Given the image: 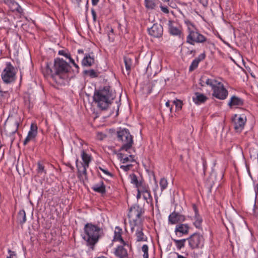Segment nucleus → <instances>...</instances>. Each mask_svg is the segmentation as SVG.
Masks as SVG:
<instances>
[{
	"instance_id": "obj_34",
	"label": "nucleus",
	"mask_w": 258,
	"mask_h": 258,
	"mask_svg": "<svg viewBox=\"0 0 258 258\" xmlns=\"http://www.w3.org/2000/svg\"><path fill=\"white\" fill-rule=\"evenodd\" d=\"M145 5L146 8L148 9H154L156 4L154 0H145Z\"/></svg>"
},
{
	"instance_id": "obj_27",
	"label": "nucleus",
	"mask_w": 258,
	"mask_h": 258,
	"mask_svg": "<svg viewBox=\"0 0 258 258\" xmlns=\"http://www.w3.org/2000/svg\"><path fill=\"white\" fill-rule=\"evenodd\" d=\"M207 41V38L199 32L195 31V42L197 43H204Z\"/></svg>"
},
{
	"instance_id": "obj_28",
	"label": "nucleus",
	"mask_w": 258,
	"mask_h": 258,
	"mask_svg": "<svg viewBox=\"0 0 258 258\" xmlns=\"http://www.w3.org/2000/svg\"><path fill=\"white\" fill-rule=\"evenodd\" d=\"M123 60L127 74H129L132 66V59L128 56H124Z\"/></svg>"
},
{
	"instance_id": "obj_31",
	"label": "nucleus",
	"mask_w": 258,
	"mask_h": 258,
	"mask_svg": "<svg viewBox=\"0 0 258 258\" xmlns=\"http://www.w3.org/2000/svg\"><path fill=\"white\" fill-rule=\"evenodd\" d=\"M137 187L138 188V192L142 194L146 192L149 190V187L147 186L145 183L141 181V184H139Z\"/></svg>"
},
{
	"instance_id": "obj_22",
	"label": "nucleus",
	"mask_w": 258,
	"mask_h": 258,
	"mask_svg": "<svg viewBox=\"0 0 258 258\" xmlns=\"http://www.w3.org/2000/svg\"><path fill=\"white\" fill-rule=\"evenodd\" d=\"M136 240L138 242L147 241L148 238L143 232V228L139 227L136 232Z\"/></svg>"
},
{
	"instance_id": "obj_43",
	"label": "nucleus",
	"mask_w": 258,
	"mask_h": 258,
	"mask_svg": "<svg viewBox=\"0 0 258 258\" xmlns=\"http://www.w3.org/2000/svg\"><path fill=\"white\" fill-rule=\"evenodd\" d=\"M38 169H37V171H38V173H44L45 174L46 173V171L44 170V166L41 164L40 163H38Z\"/></svg>"
},
{
	"instance_id": "obj_32",
	"label": "nucleus",
	"mask_w": 258,
	"mask_h": 258,
	"mask_svg": "<svg viewBox=\"0 0 258 258\" xmlns=\"http://www.w3.org/2000/svg\"><path fill=\"white\" fill-rule=\"evenodd\" d=\"M172 240L175 242V245L178 249H180L181 248L184 246V243L186 241V239L177 240L172 238Z\"/></svg>"
},
{
	"instance_id": "obj_42",
	"label": "nucleus",
	"mask_w": 258,
	"mask_h": 258,
	"mask_svg": "<svg viewBox=\"0 0 258 258\" xmlns=\"http://www.w3.org/2000/svg\"><path fill=\"white\" fill-rule=\"evenodd\" d=\"M120 155L122 156V155L121 154ZM121 157H122V162L123 163H126L128 161L133 162V161H135L134 157L133 155H130V156H129V157H126L125 158H123L122 156H121Z\"/></svg>"
},
{
	"instance_id": "obj_58",
	"label": "nucleus",
	"mask_w": 258,
	"mask_h": 258,
	"mask_svg": "<svg viewBox=\"0 0 258 258\" xmlns=\"http://www.w3.org/2000/svg\"><path fill=\"white\" fill-rule=\"evenodd\" d=\"M255 191L256 194L258 195V183L255 186Z\"/></svg>"
},
{
	"instance_id": "obj_38",
	"label": "nucleus",
	"mask_w": 258,
	"mask_h": 258,
	"mask_svg": "<svg viewBox=\"0 0 258 258\" xmlns=\"http://www.w3.org/2000/svg\"><path fill=\"white\" fill-rule=\"evenodd\" d=\"M168 182L167 180L164 178H161L160 181V185L162 191L166 188Z\"/></svg>"
},
{
	"instance_id": "obj_8",
	"label": "nucleus",
	"mask_w": 258,
	"mask_h": 258,
	"mask_svg": "<svg viewBox=\"0 0 258 258\" xmlns=\"http://www.w3.org/2000/svg\"><path fill=\"white\" fill-rule=\"evenodd\" d=\"M213 86H211L213 90V96L217 99L224 100L228 96V91L225 88L223 84L216 80Z\"/></svg>"
},
{
	"instance_id": "obj_52",
	"label": "nucleus",
	"mask_w": 258,
	"mask_h": 258,
	"mask_svg": "<svg viewBox=\"0 0 258 258\" xmlns=\"http://www.w3.org/2000/svg\"><path fill=\"white\" fill-rule=\"evenodd\" d=\"M70 62L71 63H72L73 64V66H74L76 69H77V70H79V67L78 65V64H77L75 63V62L74 60L72 58H70Z\"/></svg>"
},
{
	"instance_id": "obj_59",
	"label": "nucleus",
	"mask_w": 258,
	"mask_h": 258,
	"mask_svg": "<svg viewBox=\"0 0 258 258\" xmlns=\"http://www.w3.org/2000/svg\"><path fill=\"white\" fill-rule=\"evenodd\" d=\"M141 194H142L141 192H138V194L137 195V198L138 199H140L141 198Z\"/></svg>"
},
{
	"instance_id": "obj_26",
	"label": "nucleus",
	"mask_w": 258,
	"mask_h": 258,
	"mask_svg": "<svg viewBox=\"0 0 258 258\" xmlns=\"http://www.w3.org/2000/svg\"><path fill=\"white\" fill-rule=\"evenodd\" d=\"M195 95L196 96V98H195V103L196 104H200L203 103L205 102L208 99V97L203 94L200 93H196Z\"/></svg>"
},
{
	"instance_id": "obj_20",
	"label": "nucleus",
	"mask_w": 258,
	"mask_h": 258,
	"mask_svg": "<svg viewBox=\"0 0 258 258\" xmlns=\"http://www.w3.org/2000/svg\"><path fill=\"white\" fill-rule=\"evenodd\" d=\"M115 255L119 258H127V250L122 245L117 246L114 251Z\"/></svg>"
},
{
	"instance_id": "obj_36",
	"label": "nucleus",
	"mask_w": 258,
	"mask_h": 258,
	"mask_svg": "<svg viewBox=\"0 0 258 258\" xmlns=\"http://www.w3.org/2000/svg\"><path fill=\"white\" fill-rule=\"evenodd\" d=\"M130 178L131 180V183L134 184L137 187L139 184H141V181H139L138 180L137 176L135 174H132L130 175Z\"/></svg>"
},
{
	"instance_id": "obj_6",
	"label": "nucleus",
	"mask_w": 258,
	"mask_h": 258,
	"mask_svg": "<svg viewBox=\"0 0 258 258\" xmlns=\"http://www.w3.org/2000/svg\"><path fill=\"white\" fill-rule=\"evenodd\" d=\"M117 137L123 144L120 148L121 150L127 151L132 147L133 144V139L128 130L124 128L118 131Z\"/></svg>"
},
{
	"instance_id": "obj_47",
	"label": "nucleus",
	"mask_w": 258,
	"mask_h": 258,
	"mask_svg": "<svg viewBox=\"0 0 258 258\" xmlns=\"http://www.w3.org/2000/svg\"><path fill=\"white\" fill-rule=\"evenodd\" d=\"M197 251H196L195 249V258H203L202 257V252L200 251L199 249H197Z\"/></svg>"
},
{
	"instance_id": "obj_13",
	"label": "nucleus",
	"mask_w": 258,
	"mask_h": 258,
	"mask_svg": "<svg viewBox=\"0 0 258 258\" xmlns=\"http://www.w3.org/2000/svg\"><path fill=\"white\" fill-rule=\"evenodd\" d=\"M163 27L160 24H154L148 30L149 34L155 38H159L163 35Z\"/></svg>"
},
{
	"instance_id": "obj_18",
	"label": "nucleus",
	"mask_w": 258,
	"mask_h": 258,
	"mask_svg": "<svg viewBox=\"0 0 258 258\" xmlns=\"http://www.w3.org/2000/svg\"><path fill=\"white\" fill-rule=\"evenodd\" d=\"M189 226L187 224H180L176 226L175 229V234L181 237L184 234H187L189 230Z\"/></svg>"
},
{
	"instance_id": "obj_55",
	"label": "nucleus",
	"mask_w": 258,
	"mask_h": 258,
	"mask_svg": "<svg viewBox=\"0 0 258 258\" xmlns=\"http://www.w3.org/2000/svg\"><path fill=\"white\" fill-rule=\"evenodd\" d=\"M113 31H114L113 29L112 28H111L108 34V38L109 40H110V39H111V35H113Z\"/></svg>"
},
{
	"instance_id": "obj_19",
	"label": "nucleus",
	"mask_w": 258,
	"mask_h": 258,
	"mask_svg": "<svg viewBox=\"0 0 258 258\" xmlns=\"http://www.w3.org/2000/svg\"><path fill=\"white\" fill-rule=\"evenodd\" d=\"M244 104V101L241 98L236 96H232L228 103V105L230 108L233 106H241Z\"/></svg>"
},
{
	"instance_id": "obj_5",
	"label": "nucleus",
	"mask_w": 258,
	"mask_h": 258,
	"mask_svg": "<svg viewBox=\"0 0 258 258\" xmlns=\"http://www.w3.org/2000/svg\"><path fill=\"white\" fill-rule=\"evenodd\" d=\"M53 68L55 69V72L57 76V79L62 83L64 78V74H66L70 71L71 66L64 61L63 59L56 58L54 59Z\"/></svg>"
},
{
	"instance_id": "obj_25",
	"label": "nucleus",
	"mask_w": 258,
	"mask_h": 258,
	"mask_svg": "<svg viewBox=\"0 0 258 258\" xmlns=\"http://www.w3.org/2000/svg\"><path fill=\"white\" fill-rule=\"evenodd\" d=\"M122 230L121 228L116 227L114 231L113 240L120 241L123 245H125L126 243L121 237Z\"/></svg>"
},
{
	"instance_id": "obj_29",
	"label": "nucleus",
	"mask_w": 258,
	"mask_h": 258,
	"mask_svg": "<svg viewBox=\"0 0 258 258\" xmlns=\"http://www.w3.org/2000/svg\"><path fill=\"white\" fill-rule=\"evenodd\" d=\"M169 32L172 35H178L181 33V31L179 29L176 27L174 26L171 21H169Z\"/></svg>"
},
{
	"instance_id": "obj_2",
	"label": "nucleus",
	"mask_w": 258,
	"mask_h": 258,
	"mask_svg": "<svg viewBox=\"0 0 258 258\" xmlns=\"http://www.w3.org/2000/svg\"><path fill=\"white\" fill-rule=\"evenodd\" d=\"M110 99H113V96L109 87L106 86L94 92L93 100L101 109H107L111 104Z\"/></svg>"
},
{
	"instance_id": "obj_57",
	"label": "nucleus",
	"mask_w": 258,
	"mask_h": 258,
	"mask_svg": "<svg viewBox=\"0 0 258 258\" xmlns=\"http://www.w3.org/2000/svg\"><path fill=\"white\" fill-rule=\"evenodd\" d=\"M99 2V0H92V4L93 6H96Z\"/></svg>"
},
{
	"instance_id": "obj_10",
	"label": "nucleus",
	"mask_w": 258,
	"mask_h": 258,
	"mask_svg": "<svg viewBox=\"0 0 258 258\" xmlns=\"http://www.w3.org/2000/svg\"><path fill=\"white\" fill-rule=\"evenodd\" d=\"M246 121V116L243 115L238 116L235 114L233 118V122L235 130L237 132H241L244 128Z\"/></svg>"
},
{
	"instance_id": "obj_60",
	"label": "nucleus",
	"mask_w": 258,
	"mask_h": 258,
	"mask_svg": "<svg viewBox=\"0 0 258 258\" xmlns=\"http://www.w3.org/2000/svg\"><path fill=\"white\" fill-rule=\"evenodd\" d=\"M2 155V156H4V151H1V146H0V155Z\"/></svg>"
},
{
	"instance_id": "obj_50",
	"label": "nucleus",
	"mask_w": 258,
	"mask_h": 258,
	"mask_svg": "<svg viewBox=\"0 0 258 258\" xmlns=\"http://www.w3.org/2000/svg\"><path fill=\"white\" fill-rule=\"evenodd\" d=\"M91 14L92 15L93 21L96 22V19H97V15H96V12L94 9H91Z\"/></svg>"
},
{
	"instance_id": "obj_44",
	"label": "nucleus",
	"mask_w": 258,
	"mask_h": 258,
	"mask_svg": "<svg viewBox=\"0 0 258 258\" xmlns=\"http://www.w3.org/2000/svg\"><path fill=\"white\" fill-rule=\"evenodd\" d=\"M173 103L175 105L176 110H179L181 109L182 105V101H181L179 100H176L174 101Z\"/></svg>"
},
{
	"instance_id": "obj_39",
	"label": "nucleus",
	"mask_w": 258,
	"mask_h": 258,
	"mask_svg": "<svg viewBox=\"0 0 258 258\" xmlns=\"http://www.w3.org/2000/svg\"><path fill=\"white\" fill-rule=\"evenodd\" d=\"M148 250V246L147 244H144L142 247V250L144 252V258H149Z\"/></svg>"
},
{
	"instance_id": "obj_7",
	"label": "nucleus",
	"mask_w": 258,
	"mask_h": 258,
	"mask_svg": "<svg viewBox=\"0 0 258 258\" xmlns=\"http://www.w3.org/2000/svg\"><path fill=\"white\" fill-rule=\"evenodd\" d=\"M16 71L11 62H7L6 67L2 73V78L4 83L9 84L14 82L16 78Z\"/></svg>"
},
{
	"instance_id": "obj_63",
	"label": "nucleus",
	"mask_w": 258,
	"mask_h": 258,
	"mask_svg": "<svg viewBox=\"0 0 258 258\" xmlns=\"http://www.w3.org/2000/svg\"><path fill=\"white\" fill-rule=\"evenodd\" d=\"M78 52L79 53H84V51L82 49H79L78 50Z\"/></svg>"
},
{
	"instance_id": "obj_24",
	"label": "nucleus",
	"mask_w": 258,
	"mask_h": 258,
	"mask_svg": "<svg viewBox=\"0 0 258 258\" xmlns=\"http://www.w3.org/2000/svg\"><path fill=\"white\" fill-rule=\"evenodd\" d=\"M92 189L96 192L100 193L102 194L106 192L105 185L104 184L103 181H101L99 183L94 184L92 187Z\"/></svg>"
},
{
	"instance_id": "obj_37",
	"label": "nucleus",
	"mask_w": 258,
	"mask_h": 258,
	"mask_svg": "<svg viewBox=\"0 0 258 258\" xmlns=\"http://www.w3.org/2000/svg\"><path fill=\"white\" fill-rule=\"evenodd\" d=\"M143 194L144 199L147 201L148 203L152 201V197L151 196L150 190L144 192Z\"/></svg>"
},
{
	"instance_id": "obj_15",
	"label": "nucleus",
	"mask_w": 258,
	"mask_h": 258,
	"mask_svg": "<svg viewBox=\"0 0 258 258\" xmlns=\"http://www.w3.org/2000/svg\"><path fill=\"white\" fill-rule=\"evenodd\" d=\"M184 220V216L175 211L170 214L168 217V221L171 224H175Z\"/></svg>"
},
{
	"instance_id": "obj_54",
	"label": "nucleus",
	"mask_w": 258,
	"mask_h": 258,
	"mask_svg": "<svg viewBox=\"0 0 258 258\" xmlns=\"http://www.w3.org/2000/svg\"><path fill=\"white\" fill-rule=\"evenodd\" d=\"M72 2L80 7L82 0H72Z\"/></svg>"
},
{
	"instance_id": "obj_16",
	"label": "nucleus",
	"mask_w": 258,
	"mask_h": 258,
	"mask_svg": "<svg viewBox=\"0 0 258 258\" xmlns=\"http://www.w3.org/2000/svg\"><path fill=\"white\" fill-rule=\"evenodd\" d=\"M81 157L83 161L82 171L83 174H87V168H88L90 162L91 161V156L86 153L84 150L81 152Z\"/></svg>"
},
{
	"instance_id": "obj_23",
	"label": "nucleus",
	"mask_w": 258,
	"mask_h": 258,
	"mask_svg": "<svg viewBox=\"0 0 258 258\" xmlns=\"http://www.w3.org/2000/svg\"><path fill=\"white\" fill-rule=\"evenodd\" d=\"M94 58L91 56L90 54H86L82 61V64L83 66L91 67L94 63Z\"/></svg>"
},
{
	"instance_id": "obj_40",
	"label": "nucleus",
	"mask_w": 258,
	"mask_h": 258,
	"mask_svg": "<svg viewBox=\"0 0 258 258\" xmlns=\"http://www.w3.org/2000/svg\"><path fill=\"white\" fill-rule=\"evenodd\" d=\"M84 73L88 74L91 78H96L98 77L97 73L94 70H90L89 71H85Z\"/></svg>"
},
{
	"instance_id": "obj_9",
	"label": "nucleus",
	"mask_w": 258,
	"mask_h": 258,
	"mask_svg": "<svg viewBox=\"0 0 258 258\" xmlns=\"http://www.w3.org/2000/svg\"><path fill=\"white\" fill-rule=\"evenodd\" d=\"M42 73L45 78L50 77L52 78L54 81L58 84H61L60 81L57 79V76L55 72L54 68L51 63L46 62L44 66L42 67Z\"/></svg>"
},
{
	"instance_id": "obj_41",
	"label": "nucleus",
	"mask_w": 258,
	"mask_h": 258,
	"mask_svg": "<svg viewBox=\"0 0 258 258\" xmlns=\"http://www.w3.org/2000/svg\"><path fill=\"white\" fill-rule=\"evenodd\" d=\"M58 54L60 55H63L67 58H69L70 60L71 54L68 51L66 50H60L58 51Z\"/></svg>"
},
{
	"instance_id": "obj_17",
	"label": "nucleus",
	"mask_w": 258,
	"mask_h": 258,
	"mask_svg": "<svg viewBox=\"0 0 258 258\" xmlns=\"http://www.w3.org/2000/svg\"><path fill=\"white\" fill-rule=\"evenodd\" d=\"M37 134V126L36 124L32 123L31 125L30 130L28 132V134L24 141V145H26L30 141L35 138Z\"/></svg>"
},
{
	"instance_id": "obj_4",
	"label": "nucleus",
	"mask_w": 258,
	"mask_h": 258,
	"mask_svg": "<svg viewBox=\"0 0 258 258\" xmlns=\"http://www.w3.org/2000/svg\"><path fill=\"white\" fill-rule=\"evenodd\" d=\"M195 226L200 231L195 232V243L196 244L197 249L202 248L204 246V238L203 236L202 223L203 219L199 214L196 207L195 206Z\"/></svg>"
},
{
	"instance_id": "obj_33",
	"label": "nucleus",
	"mask_w": 258,
	"mask_h": 258,
	"mask_svg": "<svg viewBox=\"0 0 258 258\" xmlns=\"http://www.w3.org/2000/svg\"><path fill=\"white\" fill-rule=\"evenodd\" d=\"M18 218L21 223H24L26 222V213L24 210H20L18 213Z\"/></svg>"
},
{
	"instance_id": "obj_49",
	"label": "nucleus",
	"mask_w": 258,
	"mask_h": 258,
	"mask_svg": "<svg viewBox=\"0 0 258 258\" xmlns=\"http://www.w3.org/2000/svg\"><path fill=\"white\" fill-rule=\"evenodd\" d=\"M253 214L255 217H258V203H255L254 205Z\"/></svg>"
},
{
	"instance_id": "obj_61",
	"label": "nucleus",
	"mask_w": 258,
	"mask_h": 258,
	"mask_svg": "<svg viewBox=\"0 0 258 258\" xmlns=\"http://www.w3.org/2000/svg\"><path fill=\"white\" fill-rule=\"evenodd\" d=\"M166 106L168 107H170V101H168L166 102Z\"/></svg>"
},
{
	"instance_id": "obj_21",
	"label": "nucleus",
	"mask_w": 258,
	"mask_h": 258,
	"mask_svg": "<svg viewBox=\"0 0 258 258\" xmlns=\"http://www.w3.org/2000/svg\"><path fill=\"white\" fill-rule=\"evenodd\" d=\"M216 83V80L214 79L209 78L206 76H203L200 79V84L202 86H205V85L211 87L214 85V83Z\"/></svg>"
},
{
	"instance_id": "obj_45",
	"label": "nucleus",
	"mask_w": 258,
	"mask_h": 258,
	"mask_svg": "<svg viewBox=\"0 0 258 258\" xmlns=\"http://www.w3.org/2000/svg\"><path fill=\"white\" fill-rule=\"evenodd\" d=\"M98 168L101 170L102 171L103 173H104L105 174L110 176V177H113V175L110 173V172H109L106 169H105L104 168H103L102 167L99 166L98 167Z\"/></svg>"
},
{
	"instance_id": "obj_14",
	"label": "nucleus",
	"mask_w": 258,
	"mask_h": 258,
	"mask_svg": "<svg viewBox=\"0 0 258 258\" xmlns=\"http://www.w3.org/2000/svg\"><path fill=\"white\" fill-rule=\"evenodd\" d=\"M185 24H186L187 30L188 31V35L187 36L186 39V43L192 45L194 44V34H193V29H194V25L188 19H185L184 20Z\"/></svg>"
},
{
	"instance_id": "obj_48",
	"label": "nucleus",
	"mask_w": 258,
	"mask_h": 258,
	"mask_svg": "<svg viewBox=\"0 0 258 258\" xmlns=\"http://www.w3.org/2000/svg\"><path fill=\"white\" fill-rule=\"evenodd\" d=\"M8 252L10 255L7 256V258H16V254L15 251H12L11 249L8 250Z\"/></svg>"
},
{
	"instance_id": "obj_12",
	"label": "nucleus",
	"mask_w": 258,
	"mask_h": 258,
	"mask_svg": "<svg viewBox=\"0 0 258 258\" xmlns=\"http://www.w3.org/2000/svg\"><path fill=\"white\" fill-rule=\"evenodd\" d=\"M4 2L8 5L11 10L16 12L20 16L24 15L23 9L15 0H4Z\"/></svg>"
},
{
	"instance_id": "obj_30",
	"label": "nucleus",
	"mask_w": 258,
	"mask_h": 258,
	"mask_svg": "<svg viewBox=\"0 0 258 258\" xmlns=\"http://www.w3.org/2000/svg\"><path fill=\"white\" fill-rule=\"evenodd\" d=\"M183 51L184 57L191 58L194 57V54H192L194 49L192 47L190 48L188 47L184 48Z\"/></svg>"
},
{
	"instance_id": "obj_53",
	"label": "nucleus",
	"mask_w": 258,
	"mask_h": 258,
	"mask_svg": "<svg viewBox=\"0 0 258 258\" xmlns=\"http://www.w3.org/2000/svg\"><path fill=\"white\" fill-rule=\"evenodd\" d=\"M199 2L204 7H206L208 4L207 0H198Z\"/></svg>"
},
{
	"instance_id": "obj_62",
	"label": "nucleus",
	"mask_w": 258,
	"mask_h": 258,
	"mask_svg": "<svg viewBox=\"0 0 258 258\" xmlns=\"http://www.w3.org/2000/svg\"><path fill=\"white\" fill-rule=\"evenodd\" d=\"M177 258H185L183 256L179 254L178 253H177Z\"/></svg>"
},
{
	"instance_id": "obj_46",
	"label": "nucleus",
	"mask_w": 258,
	"mask_h": 258,
	"mask_svg": "<svg viewBox=\"0 0 258 258\" xmlns=\"http://www.w3.org/2000/svg\"><path fill=\"white\" fill-rule=\"evenodd\" d=\"M133 165L132 164H128L127 165H121L120 166V168L123 170L124 171H127L132 167Z\"/></svg>"
},
{
	"instance_id": "obj_3",
	"label": "nucleus",
	"mask_w": 258,
	"mask_h": 258,
	"mask_svg": "<svg viewBox=\"0 0 258 258\" xmlns=\"http://www.w3.org/2000/svg\"><path fill=\"white\" fill-rule=\"evenodd\" d=\"M144 212V209L139 205L132 207L128 213L130 223L134 224V226L141 225L144 221L143 215Z\"/></svg>"
},
{
	"instance_id": "obj_11",
	"label": "nucleus",
	"mask_w": 258,
	"mask_h": 258,
	"mask_svg": "<svg viewBox=\"0 0 258 258\" xmlns=\"http://www.w3.org/2000/svg\"><path fill=\"white\" fill-rule=\"evenodd\" d=\"M7 122L8 128L12 133H15L19 127L20 122V118L18 116L9 117Z\"/></svg>"
},
{
	"instance_id": "obj_56",
	"label": "nucleus",
	"mask_w": 258,
	"mask_h": 258,
	"mask_svg": "<svg viewBox=\"0 0 258 258\" xmlns=\"http://www.w3.org/2000/svg\"><path fill=\"white\" fill-rule=\"evenodd\" d=\"M189 70L190 72H192L194 70V60L191 63Z\"/></svg>"
},
{
	"instance_id": "obj_1",
	"label": "nucleus",
	"mask_w": 258,
	"mask_h": 258,
	"mask_svg": "<svg viewBox=\"0 0 258 258\" xmlns=\"http://www.w3.org/2000/svg\"><path fill=\"white\" fill-rule=\"evenodd\" d=\"M104 234L103 228L100 224L87 223L84 227L83 238L86 241V245L93 249L95 245Z\"/></svg>"
},
{
	"instance_id": "obj_35",
	"label": "nucleus",
	"mask_w": 258,
	"mask_h": 258,
	"mask_svg": "<svg viewBox=\"0 0 258 258\" xmlns=\"http://www.w3.org/2000/svg\"><path fill=\"white\" fill-rule=\"evenodd\" d=\"M206 54L205 52H203L201 53L198 57H197L196 59H195V69H196L198 66L199 63L204 60L205 58Z\"/></svg>"
},
{
	"instance_id": "obj_64",
	"label": "nucleus",
	"mask_w": 258,
	"mask_h": 258,
	"mask_svg": "<svg viewBox=\"0 0 258 258\" xmlns=\"http://www.w3.org/2000/svg\"><path fill=\"white\" fill-rule=\"evenodd\" d=\"M203 164L204 168H205V164H206V161L204 159H203Z\"/></svg>"
},
{
	"instance_id": "obj_51",
	"label": "nucleus",
	"mask_w": 258,
	"mask_h": 258,
	"mask_svg": "<svg viewBox=\"0 0 258 258\" xmlns=\"http://www.w3.org/2000/svg\"><path fill=\"white\" fill-rule=\"evenodd\" d=\"M160 8H161V11L163 13H164L165 14H168L169 13V10H168V8L167 7L161 6Z\"/></svg>"
}]
</instances>
